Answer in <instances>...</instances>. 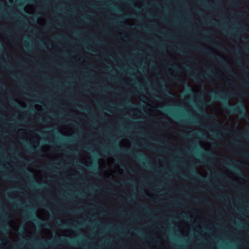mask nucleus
<instances>
[{"label": "nucleus", "mask_w": 249, "mask_h": 249, "mask_svg": "<svg viewBox=\"0 0 249 249\" xmlns=\"http://www.w3.org/2000/svg\"><path fill=\"white\" fill-rule=\"evenodd\" d=\"M235 0H230V2L231 4H233L234 3Z\"/></svg>", "instance_id": "obj_37"}, {"label": "nucleus", "mask_w": 249, "mask_h": 249, "mask_svg": "<svg viewBox=\"0 0 249 249\" xmlns=\"http://www.w3.org/2000/svg\"><path fill=\"white\" fill-rule=\"evenodd\" d=\"M126 104L129 106H131V104H130V102L129 100H128L126 102Z\"/></svg>", "instance_id": "obj_32"}, {"label": "nucleus", "mask_w": 249, "mask_h": 249, "mask_svg": "<svg viewBox=\"0 0 249 249\" xmlns=\"http://www.w3.org/2000/svg\"><path fill=\"white\" fill-rule=\"evenodd\" d=\"M19 231H20V232H22V233H24V231L23 229H21L19 230Z\"/></svg>", "instance_id": "obj_41"}, {"label": "nucleus", "mask_w": 249, "mask_h": 249, "mask_svg": "<svg viewBox=\"0 0 249 249\" xmlns=\"http://www.w3.org/2000/svg\"><path fill=\"white\" fill-rule=\"evenodd\" d=\"M178 50L180 51V52H182V50H181V48H178Z\"/></svg>", "instance_id": "obj_56"}, {"label": "nucleus", "mask_w": 249, "mask_h": 249, "mask_svg": "<svg viewBox=\"0 0 249 249\" xmlns=\"http://www.w3.org/2000/svg\"><path fill=\"white\" fill-rule=\"evenodd\" d=\"M218 59L220 61V62L223 64H226V60L219 55H218Z\"/></svg>", "instance_id": "obj_15"}, {"label": "nucleus", "mask_w": 249, "mask_h": 249, "mask_svg": "<svg viewBox=\"0 0 249 249\" xmlns=\"http://www.w3.org/2000/svg\"><path fill=\"white\" fill-rule=\"evenodd\" d=\"M214 100H220L223 103L224 108L232 114H238L242 118L247 116V109L245 105L242 102L235 105H231L228 102L230 94L224 92H216L212 95Z\"/></svg>", "instance_id": "obj_1"}, {"label": "nucleus", "mask_w": 249, "mask_h": 249, "mask_svg": "<svg viewBox=\"0 0 249 249\" xmlns=\"http://www.w3.org/2000/svg\"><path fill=\"white\" fill-rule=\"evenodd\" d=\"M171 67L176 71H179L180 70V68L178 66L176 63H173L171 65Z\"/></svg>", "instance_id": "obj_11"}, {"label": "nucleus", "mask_w": 249, "mask_h": 249, "mask_svg": "<svg viewBox=\"0 0 249 249\" xmlns=\"http://www.w3.org/2000/svg\"><path fill=\"white\" fill-rule=\"evenodd\" d=\"M192 77L193 79H194L195 80H196V81H198V79L197 78V77H196V74H192Z\"/></svg>", "instance_id": "obj_28"}, {"label": "nucleus", "mask_w": 249, "mask_h": 249, "mask_svg": "<svg viewBox=\"0 0 249 249\" xmlns=\"http://www.w3.org/2000/svg\"><path fill=\"white\" fill-rule=\"evenodd\" d=\"M26 171H27V173H30V174L31 173V171L29 169H27Z\"/></svg>", "instance_id": "obj_44"}, {"label": "nucleus", "mask_w": 249, "mask_h": 249, "mask_svg": "<svg viewBox=\"0 0 249 249\" xmlns=\"http://www.w3.org/2000/svg\"><path fill=\"white\" fill-rule=\"evenodd\" d=\"M35 150V149H34V148H29V151H33V150Z\"/></svg>", "instance_id": "obj_46"}, {"label": "nucleus", "mask_w": 249, "mask_h": 249, "mask_svg": "<svg viewBox=\"0 0 249 249\" xmlns=\"http://www.w3.org/2000/svg\"><path fill=\"white\" fill-rule=\"evenodd\" d=\"M227 132V130H218L217 131H212V134L217 138H220L223 134H225Z\"/></svg>", "instance_id": "obj_5"}, {"label": "nucleus", "mask_w": 249, "mask_h": 249, "mask_svg": "<svg viewBox=\"0 0 249 249\" xmlns=\"http://www.w3.org/2000/svg\"><path fill=\"white\" fill-rule=\"evenodd\" d=\"M144 210L145 212H146L147 213L150 212V210L147 207H146L145 206L144 207Z\"/></svg>", "instance_id": "obj_27"}, {"label": "nucleus", "mask_w": 249, "mask_h": 249, "mask_svg": "<svg viewBox=\"0 0 249 249\" xmlns=\"http://www.w3.org/2000/svg\"><path fill=\"white\" fill-rule=\"evenodd\" d=\"M118 214H119V215H120L121 216H123L124 215V213L122 211H119Z\"/></svg>", "instance_id": "obj_29"}, {"label": "nucleus", "mask_w": 249, "mask_h": 249, "mask_svg": "<svg viewBox=\"0 0 249 249\" xmlns=\"http://www.w3.org/2000/svg\"><path fill=\"white\" fill-rule=\"evenodd\" d=\"M242 29L244 30V31H247V28L245 26H243L242 28Z\"/></svg>", "instance_id": "obj_36"}, {"label": "nucleus", "mask_w": 249, "mask_h": 249, "mask_svg": "<svg viewBox=\"0 0 249 249\" xmlns=\"http://www.w3.org/2000/svg\"><path fill=\"white\" fill-rule=\"evenodd\" d=\"M231 160H229V159H226L224 162V163L231 167V169H232L233 170H235L237 173H238L242 177H244V175L241 172V171L237 168H236V167L232 164L231 163Z\"/></svg>", "instance_id": "obj_4"}, {"label": "nucleus", "mask_w": 249, "mask_h": 249, "mask_svg": "<svg viewBox=\"0 0 249 249\" xmlns=\"http://www.w3.org/2000/svg\"><path fill=\"white\" fill-rule=\"evenodd\" d=\"M175 249H182L181 247H179V246H177L175 247Z\"/></svg>", "instance_id": "obj_43"}, {"label": "nucleus", "mask_w": 249, "mask_h": 249, "mask_svg": "<svg viewBox=\"0 0 249 249\" xmlns=\"http://www.w3.org/2000/svg\"><path fill=\"white\" fill-rule=\"evenodd\" d=\"M121 152L123 154H125V155H130L131 154V152L130 151H129L128 150L125 149L121 151Z\"/></svg>", "instance_id": "obj_16"}, {"label": "nucleus", "mask_w": 249, "mask_h": 249, "mask_svg": "<svg viewBox=\"0 0 249 249\" xmlns=\"http://www.w3.org/2000/svg\"><path fill=\"white\" fill-rule=\"evenodd\" d=\"M94 249H100L101 248V246H98L97 247H92Z\"/></svg>", "instance_id": "obj_34"}, {"label": "nucleus", "mask_w": 249, "mask_h": 249, "mask_svg": "<svg viewBox=\"0 0 249 249\" xmlns=\"http://www.w3.org/2000/svg\"><path fill=\"white\" fill-rule=\"evenodd\" d=\"M206 155L210 159H213L214 157V155L213 152L211 151H209L208 150H206V152H205Z\"/></svg>", "instance_id": "obj_9"}, {"label": "nucleus", "mask_w": 249, "mask_h": 249, "mask_svg": "<svg viewBox=\"0 0 249 249\" xmlns=\"http://www.w3.org/2000/svg\"><path fill=\"white\" fill-rule=\"evenodd\" d=\"M162 109L166 112L169 113L176 119L179 120V118L175 114L174 111L172 109L170 108H162Z\"/></svg>", "instance_id": "obj_7"}, {"label": "nucleus", "mask_w": 249, "mask_h": 249, "mask_svg": "<svg viewBox=\"0 0 249 249\" xmlns=\"http://www.w3.org/2000/svg\"><path fill=\"white\" fill-rule=\"evenodd\" d=\"M43 169L45 170H51V171H53V168L52 167H47V166H43L42 167Z\"/></svg>", "instance_id": "obj_17"}, {"label": "nucleus", "mask_w": 249, "mask_h": 249, "mask_svg": "<svg viewBox=\"0 0 249 249\" xmlns=\"http://www.w3.org/2000/svg\"><path fill=\"white\" fill-rule=\"evenodd\" d=\"M218 198L224 200L226 199V196H218Z\"/></svg>", "instance_id": "obj_23"}, {"label": "nucleus", "mask_w": 249, "mask_h": 249, "mask_svg": "<svg viewBox=\"0 0 249 249\" xmlns=\"http://www.w3.org/2000/svg\"><path fill=\"white\" fill-rule=\"evenodd\" d=\"M93 38L94 39L97 40L99 43H103L104 42V41L102 40L97 39L95 36H93Z\"/></svg>", "instance_id": "obj_26"}, {"label": "nucleus", "mask_w": 249, "mask_h": 249, "mask_svg": "<svg viewBox=\"0 0 249 249\" xmlns=\"http://www.w3.org/2000/svg\"><path fill=\"white\" fill-rule=\"evenodd\" d=\"M68 53V52H65V53H64V54H67Z\"/></svg>", "instance_id": "obj_62"}, {"label": "nucleus", "mask_w": 249, "mask_h": 249, "mask_svg": "<svg viewBox=\"0 0 249 249\" xmlns=\"http://www.w3.org/2000/svg\"><path fill=\"white\" fill-rule=\"evenodd\" d=\"M161 90L163 93L166 96L173 95L170 92V90L166 87L164 85H162Z\"/></svg>", "instance_id": "obj_8"}, {"label": "nucleus", "mask_w": 249, "mask_h": 249, "mask_svg": "<svg viewBox=\"0 0 249 249\" xmlns=\"http://www.w3.org/2000/svg\"><path fill=\"white\" fill-rule=\"evenodd\" d=\"M44 225L45 226H46V227H49V225L48 224L46 223H44Z\"/></svg>", "instance_id": "obj_48"}, {"label": "nucleus", "mask_w": 249, "mask_h": 249, "mask_svg": "<svg viewBox=\"0 0 249 249\" xmlns=\"http://www.w3.org/2000/svg\"><path fill=\"white\" fill-rule=\"evenodd\" d=\"M185 68L186 69L188 70H190L191 69V68H190V66H187L186 67H185Z\"/></svg>", "instance_id": "obj_38"}, {"label": "nucleus", "mask_w": 249, "mask_h": 249, "mask_svg": "<svg viewBox=\"0 0 249 249\" xmlns=\"http://www.w3.org/2000/svg\"><path fill=\"white\" fill-rule=\"evenodd\" d=\"M11 104H12V105H16V103H15V102H11Z\"/></svg>", "instance_id": "obj_54"}, {"label": "nucleus", "mask_w": 249, "mask_h": 249, "mask_svg": "<svg viewBox=\"0 0 249 249\" xmlns=\"http://www.w3.org/2000/svg\"><path fill=\"white\" fill-rule=\"evenodd\" d=\"M245 50L247 52H249V45L245 47Z\"/></svg>", "instance_id": "obj_33"}, {"label": "nucleus", "mask_w": 249, "mask_h": 249, "mask_svg": "<svg viewBox=\"0 0 249 249\" xmlns=\"http://www.w3.org/2000/svg\"><path fill=\"white\" fill-rule=\"evenodd\" d=\"M34 221L37 224H40V222L39 221L38 218L37 219H34Z\"/></svg>", "instance_id": "obj_31"}, {"label": "nucleus", "mask_w": 249, "mask_h": 249, "mask_svg": "<svg viewBox=\"0 0 249 249\" xmlns=\"http://www.w3.org/2000/svg\"><path fill=\"white\" fill-rule=\"evenodd\" d=\"M62 39L64 40H68V38H67L65 36H63Z\"/></svg>", "instance_id": "obj_42"}, {"label": "nucleus", "mask_w": 249, "mask_h": 249, "mask_svg": "<svg viewBox=\"0 0 249 249\" xmlns=\"http://www.w3.org/2000/svg\"><path fill=\"white\" fill-rule=\"evenodd\" d=\"M142 99H144V100H146V98L145 97H142Z\"/></svg>", "instance_id": "obj_61"}, {"label": "nucleus", "mask_w": 249, "mask_h": 249, "mask_svg": "<svg viewBox=\"0 0 249 249\" xmlns=\"http://www.w3.org/2000/svg\"><path fill=\"white\" fill-rule=\"evenodd\" d=\"M232 143L235 146H238L240 147H242L243 146V145L242 143L239 142L238 141L236 140L234 141Z\"/></svg>", "instance_id": "obj_13"}, {"label": "nucleus", "mask_w": 249, "mask_h": 249, "mask_svg": "<svg viewBox=\"0 0 249 249\" xmlns=\"http://www.w3.org/2000/svg\"><path fill=\"white\" fill-rule=\"evenodd\" d=\"M198 134H199V135H202V133H201V132H199V133H198Z\"/></svg>", "instance_id": "obj_64"}, {"label": "nucleus", "mask_w": 249, "mask_h": 249, "mask_svg": "<svg viewBox=\"0 0 249 249\" xmlns=\"http://www.w3.org/2000/svg\"><path fill=\"white\" fill-rule=\"evenodd\" d=\"M227 71L229 72V73H230L231 74H233L232 71L228 67H227Z\"/></svg>", "instance_id": "obj_30"}, {"label": "nucleus", "mask_w": 249, "mask_h": 249, "mask_svg": "<svg viewBox=\"0 0 249 249\" xmlns=\"http://www.w3.org/2000/svg\"><path fill=\"white\" fill-rule=\"evenodd\" d=\"M93 170H94L95 171H97V168H93Z\"/></svg>", "instance_id": "obj_52"}, {"label": "nucleus", "mask_w": 249, "mask_h": 249, "mask_svg": "<svg viewBox=\"0 0 249 249\" xmlns=\"http://www.w3.org/2000/svg\"><path fill=\"white\" fill-rule=\"evenodd\" d=\"M185 93L190 95H194V91L190 87H189L186 90Z\"/></svg>", "instance_id": "obj_10"}, {"label": "nucleus", "mask_w": 249, "mask_h": 249, "mask_svg": "<svg viewBox=\"0 0 249 249\" xmlns=\"http://www.w3.org/2000/svg\"><path fill=\"white\" fill-rule=\"evenodd\" d=\"M183 203V201L180 199H177L175 200V204L177 206L181 205Z\"/></svg>", "instance_id": "obj_14"}, {"label": "nucleus", "mask_w": 249, "mask_h": 249, "mask_svg": "<svg viewBox=\"0 0 249 249\" xmlns=\"http://www.w3.org/2000/svg\"><path fill=\"white\" fill-rule=\"evenodd\" d=\"M191 121H192L194 123H196V122H195L194 119H191Z\"/></svg>", "instance_id": "obj_60"}, {"label": "nucleus", "mask_w": 249, "mask_h": 249, "mask_svg": "<svg viewBox=\"0 0 249 249\" xmlns=\"http://www.w3.org/2000/svg\"><path fill=\"white\" fill-rule=\"evenodd\" d=\"M199 111L200 113H202L203 114L205 113V112L203 110H199Z\"/></svg>", "instance_id": "obj_39"}, {"label": "nucleus", "mask_w": 249, "mask_h": 249, "mask_svg": "<svg viewBox=\"0 0 249 249\" xmlns=\"http://www.w3.org/2000/svg\"><path fill=\"white\" fill-rule=\"evenodd\" d=\"M218 47L219 49H223V46H218Z\"/></svg>", "instance_id": "obj_49"}, {"label": "nucleus", "mask_w": 249, "mask_h": 249, "mask_svg": "<svg viewBox=\"0 0 249 249\" xmlns=\"http://www.w3.org/2000/svg\"><path fill=\"white\" fill-rule=\"evenodd\" d=\"M34 217V215L32 214V216L30 217L31 219H33V218Z\"/></svg>", "instance_id": "obj_57"}, {"label": "nucleus", "mask_w": 249, "mask_h": 249, "mask_svg": "<svg viewBox=\"0 0 249 249\" xmlns=\"http://www.w3.org/2000/svg\"><path fill=\"white\" fill-rule=\"evenodd\" d=\"M214 176L216 177H217L218 178H222L223 177V176L222 175V174L219 172H216L215 174H214Z\"/></svg>", "instance_id": "obj_19"}, {"label": "nucleus", "mask_w": 249, "mask_h": 249, "mask_svg": "<svg viewBox=\"0 0 249 249\" xmlns=\"http://www.w3.org/2000/svg\"><path fill=\"white\" fill-rule=\"evenodd\" d=\"M227 35H228V36H231V37H232V36H232V35H231V34L230 33H229V32H227Z\"/></svg>", "instance_id": "obj_40"}, {"label": "nucleus", "mask_w": 249, "mask_h": 249, "mask_svg": "<svg viewBox=\"0 0 249 249\" xmlns=\"http://www.w3.org/2000/svg\"><path fill=\"white\" fill-rule=\"evenodd\" d=\"M117 23V22H116V21H114L113 22H112V24H115V23Z\"/></svg>", "instance_id": "obj_59"}, {"label": "nucleus", "mask_w": 249, "mask_h": 249, "mask_svg": "<svg viewBox=\"0 0 249 249\" xmlns=\"http://www.w3.org/2000/svg\"><path fill=\"white\" fill-rule=\"evenodd\" d=\"M65 226H66V227H73V228H74V229H78V227H77V226H75V225H65Z\"/></svg>", "instance_id": "obj_22"}, {"label": "nucleus", "mask_w": 249, "mask_h": 249, "mask_svg": "<svg viewBox=\"0 0 249 249\" xmlns=\"http://www.w3.org/2000/svg\"><path fill=\"white\" fill-rule=\"evenodd\" d=\"M128 200L131 201L132 200L131 196L128 197Z\"/></svg>", "instance_id": "obj_45"}, {"label": "nucleus", "mask_w": 249, "mask_h": 249, "mask_svg": "<svg viewBox=\"0 0 249 249\" xmlns=\"http://www.w3.org/2000/svg\"><path fill=\"white\" fill-rule=\"evenodd\" d=\"M204 77L208 79L209 77V73H206L205 74Z\"/></svg>", "instance_id": "obj_35"}, {"label": "nucleus", "mask_w": 249, "mask_h": 249, "mask_svg": "<svg viewBox=\"0 0 249 249\" xmlns=\"http://www.w3.org/2000/svg\"><path fill=\"white\" fill-rule=\"evenodd\" d=\"M242 137L249 140V135L247 133H243L242 134Z\"/></svg>", "instance_id": "obj_20"}, {"label": "nucleus", "mask_w": 249, "mask_h": 249, "mask_svg": "<svg viewBox=\"0 0 249 249\" xmlns=\"http://www.w3.org/2000/svg\"><path fill=\"white\" fill-rule=\"evenodd\" d=\"M3 26H0V30H2L3 29Z\"/></svg>", "instance_id": "obj_58"}, {"label": "nucleus", "mask_w": 249, "mask_h": 249, "mask_svg": "<svg viewBox=\"0 0 249 249\" xmlns=\"http://www.w3.org/2000/svg\"><path fill=\"white\" fill-rule=\"evenodd\" d=\"M144 160L147 161L148 163H150V160L148 158L146 157ZM148 168L151 169L153 168V166L151 165V164H148Z\"/></svg>", "instance_id": "obj_18"}, {"label": "nucleus", "mask_w": 249, "mask_h": 249, "mask_svg": "<svg viewBox=\"0 0 249 249\" xmlns=\"http://www.w3.org/2000/svg\"><path fill=\"white\" fill-rule=\"evenodd\" d=\"M65 243V240H62V239H59L57 240L55 242H44L43 243L42 241H40L38 243H37V245L40 246H44V247H51L54 245L56 243Z\"/></svg>", "instance_id": "obj_3"}, {"label": "nucleus", "mask_w": 249, "mask_h": 249, "mask_svg": "<svg viewBox=\"0 0 249 249\" xmlns=\"http://www.w3.org/2000/svg\"><path fill=\"white\" fill-rule=\"evenodd\" d=\"M7 33L9 34H11V31H10V30L7 31Z\"/></svg>", "instance_id": "obj_51"}, {"label": "nucleus", "mask_w": 249, "mask_h": 249, "mask_svg": "<svg viewBox=\"0 0 249 249\" xmlns=\"http://www.w3.org/2000/svg\"><path fill=\"white\" fill-rule=\"evenodd\" d=\"M242 84H243V85L244 86H246V84H247V82H243V83H242Z\"/></svg>", "instance_id": "obj_55"}, {"label": "nucleus", "mask_w": 249, "mask_h": 249, "mask_svg": "<svg viewBox=\"0 0 249 249\" xmlns=\"http://www.w3.org/2000/svg\"><path fill=\"white\" fill-rule=\"evenodd\" d=\"M144 155L142 154H139L138 155V159L140 160H143V158H144Z\"/></svg>", "instance_id": "obj_21"}, {"label": "nucleus", "mask_w": 249, "mask_h": 249, "mask_svg": "<svg viewBox=\"0 0 249 249\" xmlns=\"http://www.w3.org/2000/svg\"><path fill=\"white\" fill-rule=\"evenodd\" d=\"M189 171L194 177L197 178L201 181H205L207 177L201 175L194 168H190Z\"/></svg>", "instance_id": "obj_2"}, {"label": "nucleus", "mask_w": 249, "mask_h": 249, "mask_svg": "<svg viewBox=\"0 0 249 249\" xmlns=\"http://www.w3.org/2000/svg\"><path fill=\"white\" fill-rule=\"evenodd\" d=\"M207 21L209 23H210L211 25H214L216 27L220 28V27L218 25V24H217V23L215 21L211 20L210 19H208Z\"/></svg>", "instance_id": "obj_12"}, {"label": "nucleus", "mask_w": 249, "mask_h": 249, "mask_svg": "<svg viewBox=\"0 0 249 249\" xmlns=\"http://www.w3.org/2000/svg\"><path fill=\"white\" fill-rule=\"evenodd\" d=\"M160 143L162 144H165V143L163 141L160 142Z\"/></svg>", "instance_id": "obj_53"}, {"label": "nucleus", "mask_w": 249, "mask_h": 249, "mask_svg": "<svg viewBox=\"0 0 249 249\" xmlns=\"http://www.w3.org/2000/svg\"><path fill=\"white\" fill-rule=\"evenodd\" d=\"M4 178H10L7 176H4Z\"/></svg>", "instance_id": "obj_50"}, {"label": "nucleus", "mask_w": 249, "mask_h": 249, "mask_svg": "<svg viewBox=\"0 0 249 249\" xmlns=\"http://www.w3.org/2000/svg\"><path fill=\"white\" fill-rule=\"evenodd\" d=\"M214 125L216 127H219L222 126V124L218 123L217 121L215 122Z\"/></svg>", "instance_id": "obj_24"}, {"label": "nucleus", "mask_w": 249, "mask_h": 249, "mask_svg": "<svg viewBox=\"0 0 249 249\" xmlns=\"http://www.w3.org/2000/svg\"><path fill=\"white\" fill-rule=\"evenodd\" d=\"M196 50H197L203 53L208 55L209 57L211 58H213V55L211 53L209 50L207 49H205L202 47H196L195 48Z\"/></svg>", "instance_id": "obj_6"}, {"label": "nucleus", "mask_w": 249, "mask_h": 249, "mask_svg": "<svg viewBox=\"0 0 249 249\" xmlns=\"http://www.w3.org/2000/svg\"><path fill=\"white\" fill-rule=\"evenodd\" d=\"M180 217L183 219H188L189 217L186 215L180 214Z\"/></svg>", "instance_id": "obj_25"}, {"label": "nucleus", "mask_w": 249, "mask_h": 249, "mask_svg": "<svg viewBox=\"0 0 249 249\" xmlns=\"http://www.w3.org/2000/svg\"><path fill=\"white\" fill-rule=\"evenodd\" d=\"M144 28L146 30H148V27L146 26H144Z\"/></svg>", "instance_id": "obj_47"}, {"label": "nucleus", "mask_w": 249, "mask_h": 249, "mask_svg": "<svg viewBox=\"0 0 249 249\" xmlns=\"http://www.w3.org/2000/svg\"><path fill=\"white\" fill-rule=\"evenodd\" d=\"M208 71H209V72H212V71H211V70H208Z\"/></svg>", "instance_id": "obj_63"}]
</instances>
